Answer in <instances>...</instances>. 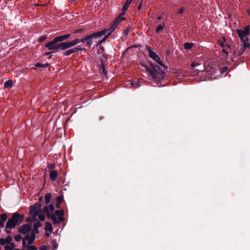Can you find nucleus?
<instances>
[{"label":"nucleus","mask_w":250,"mask_h":250,"mask_svg":"<svg viewBox=\"0 0 250 250\" xmlns=\"http://www.w3.org/2000/svg\"><path fill=\"white\" fill-rule=\"evenodd\" d=\"M7 243V240L5 239H0V244L1 245L5 246Z\"/></svg>","instance_id":"nucleus-33"},{"label":"nucleus","mask_w":250,"mask_h":250,"mask_svg":"<svg viewBox=\"0 0 250 250\" xmlns=\"http://www.w3.org/2000/svg\"><path fill=\"white\" fill-rule=\"evenodd\" d=\"M63 211L62 210H57L54 213H52L50 217L54 224L59 223L62 222L63 219Z\"/></svg>","instance_id":"nucleus-9"},{"label":"nucleus","mask_w":250,"mask_h":250,"mask_svg":"<svg viewBox=\"0 0 250 250\" xmlns=\"http://www.w3.org/2000/svg\"><path fill=\"white\" fill-rule=\"evenodd\" d=\"M41 226H42V224L40 222H37L35 224H34V225L33 226V229L36 233H38V232H39L38 229L40 227H41Z\"/></svg>","instance_id":"nucleus-21"},{"label":"nucleus","mask_w":250,"mask_h":250,"mask_svg":"<svg viewBox=\"0 0 250 250\" xmlns=\"http://www.w3.org/2000/svg\"><path fill=\"white\" fill-rule=\"evenodd\" d=\"M46 235H47L48 236H49V234H47V233H46Z\"/></svg>","instance_id":"nucleus-51"},{"label":"nucleus","mask_w":250,"mask_h":250,"mask_svg":"<svg viewBox=\"0 0 250 250\" xmlns=\"http://www.w3.org/2000/svg\"><path fill=\"white\" fill-rule=\"evenodd\" d=\"M45 39H46V37H42L40 38V40L41 42H42V41H43V40H44Z\"/></svg>","instance_id":"nucleus-45"},{"label":"nucleus","mask_w":250,"mask_h":250,"mask_svg":"<svg viewBox=\"0 0 250 250\" xmlns=\"http://www.w3.org/2000/svg\"><path fill=\"white\" fill-rule=\"evenodd\" d=\"M19 232L23 234H29L31 233V232H34L31 229V226L29 225H23L19 229Z\"/></svg>","instance_id":"nucleus-11"},{"label":"nucleus","mask_w":250,"mask_h":250,"mask_svg":"<svg viewBox=\"0 0 250 250\" xmlns=\"http://www.w3.org/2000/svg\"><path fill=\"white\" fill-rule=\"evenodd\" d=\"M44 210L47 215V218H50L51 214L53 213L54 207L53 205L50 204L48 206H45L44 208Z\"/></svg>","instance_id":"nucleus-12"},{"label":"nucleus","mask_w":250,"mask_h":250,"mask_svg":"<svg viewBox=\"0 0 250 250\" xmlns=\"http://www.w3.org/2000/svg\"><path fill=\"white\" fill-rule=\"evenodd\" d=\"M72 54V53L71 52V51L70 49H68L67 50H66L64 53H63V55L64 56H69L70 55Z\"/></svg>","instance_id":"nucleus-37"},{"label":"nucleus","mask_w":250,"mask_h":250,"mask_svg":"<svg viewBox=\"0 0 250 250\" xmlns=\"http://www.w3.org/2000/svg\"><path fill=\"white\" fill-rule=\"evenodd\" d=\"M184 46L185 49H190L193 46V43L187 42H186V43H184Z\"/></svg>","instance_id":"nucleus-25"},{"label":"nucleus","mask_w":250,"mask_h":250,"mask_svg":"<svg viewBox=\"0 0 250 250\" xmlns=\"http://www.w3.org/2000/svg\"><path fill=\"white\" fill-rule=\"evenodd\" d=\"M107 34L106 30L105 29L103 30L102 31H98L97 32L93 33L91 35L94 38L101 37L104 35H106Z\"/></svg>","instance_id":"nucleus-14"},{"label":"nucleus","mask_w":250,"mask_h":250,"mask_svg":"<svg viewBox=\"0 0 250 250\" xmlns=\"http://www.w3.org/2000/svg\"><path fill=\"white\" fill-rule=\"evenodd\" d=\"M130 84L131 85L132 87H137L138 86V85L137 84H136L134 83L133 82H130Z\"/></svg>","instance_id":"nucleus-43"},{"label":"nucleus","mask_w":250,"mask_h":250,"mask_svg":"<svg viewBox=\"0 0 250 250\" xmlns=\"http://www.w3.org/2000/svg\"><path fill=\"white\" fill-rule=\"evenodd\" d=\"M14 250H20L19 249H14Z\"/></svg>","instance_id":"nucleus-50"},{"label":"nucleus","mask_w":250,"mask_h":250,"mask_svg":"<svg viewBox=\"0 0 250 250\" xmlns=\"http://www.w3.org/2000/svg\"><path fill=\"white\" fill-rule=\"evenodd\" d=\"M41 250H47L46 247V246L42 247L41 248Z\"/></svg>","instance_id":"nucleus-46"},{"label":"nucleus","mask_w":250,"mask_h":250,"mask_svg":"<svg viewBox=\"0 0 250 250\" xmlns=\"http://www.w3.org/2000/svg\"><path fill=\"white\" fill-rule=\"evenodd\" d=\"M76 48L77 49V51H83L84 49V48L82 45H78V46L76 47Z\"/></svg>","instance_id":"nucleus-36"},{"label":"nucleus","mask_w":250,"mask_h":250,"mask_svg":"<svg viewBox=\"0 0 250 250\" xmlns=\"http://www.w3.org/2000/svg\"><path fill=\"white\" fill-rule=\"evenodd\" d=\"M101 69L104 74L106 76L107 74V71L106 70L104 65L102 64L101 66Z\"/></svg>","instance_id":"nucleus-30"},{"label":"nucleus","mask_w":250,"mask_h":250,"mask_svg":"<svg viewBox=\"0 0 250 250\" xmlns=\"http://www.w3.org/2000/svg\"><path fill=\"white\" fill-rule=\"evenodd\" d=\"M236 32L240 38L241 42H243V47L241 49V53H243L246 48L250 47V43L249 42V40L248 36L250 34L249 26H246L244 30L238 29Z\"/></svg>","instance_id":"nucleus-3"},{"label":"nucleus","mask_w":250,"mask_h":250,"mask_svg":"<svg viewBox=\"0 0 250 250\" xmlns=\"http://www.w3.org/2000/svg\"><path fill=\"white\" fill-rule=\"evenodd\" d=\"M89 38V36H86L84 38L80 39V42H84L87 39H88Z\"/></svg>","instance_id":"nucleus-34"},{"label":"nucleus","mask_w":250,"mask_h":250,"mask_svg":"<svg viewBox=\"0 0 250 250\" xmlns=\"http://www.w3.org/2000/svg\"><path fill=\"white\" fill-rule=\"evenodd\" d=\"M228 69V67L225 66L221 69L220 72L223 75L224 73H225Z\"/></svg>","instance_id":"nucleus-35"},{"label":"nucleus","mask_w":250,"mask_h":250,"mask_svg":"<svg viewBox=\"0 0 250 250\" xmlns=\"http://www.w3.org/2000/svg\"><path fill=\"white\" fill-rule=\"evenodd\" d=\"M73 41L75 45L80 42V39H75Z\"/></svg>","instance_id":"nucleus-38"},{"label":"nucleus","mask_w":250,"mask_h":250,"mask_svg":"<svg viewBox=\"0 0 250 250\" xmlns=\"http://www.w3.org/2000/svg\"><path fill=\"white\" fill-rule=\"evenodd\" d=\"M15 239L17 242H20L22 239V237L21 236V235L18 234L15 236Z\"/></svg>","instance_id":"nucleus-31"},{"label":"nucleus","mask_w":250,"mask_h":250,"mask_svg":"<svg viewBox=\"0 0 250 250\" xmlns=\"http://www.w3.org/2000/svg\"><path fill=\"white\" fill-rule=\"evenodd\" d=\"M23 219V216L21 215L19 213H14L11 218L8 220L6 228L9 229L14 228L17 225L21 223Z\"/></svg>","instance_id":"nucleus-5"},{"label":"nucleus","mask_w":250,"mask_h":250,"mask_svg":"<svg viewBox=\"0 0 250 250\" xmlns=\"http://www.w3.org/2000/svg\"><path fill=\"white\" fill-rule=\"evenodd\" d=\"M63 199V196L62 195H59L57 197V206L58 208H59V205L62 202Z\"/></svg>","instance_id":"nucleus-27"},{"label":"nucleus","mask_w":250,"mask_h":250,"mask_svg":"<svg viewBox=\"0 0 250 250\" xmlns=\"http://www.w3.org/2000/svg\"><path fill=\"white\" fill-rule=\"evenodd\" d=\"M55 167V166L54 164H51L48 166V168L50 170L53 169Z\"/></svg>","instance_id":"nucleus-40"},{"label":"nucleus","mask_w":250,"mask_h":250,"mask_svg":"<svg viewBox=\"0 0 250 250\" xmlns=\"http://www.w3.org/2000/svg\"><path fill=\"white\" fill-rule=\"evenodd\" d=\"M165 26V25L164 23H162L158 25L156 29V32L157 33H159V32H161L162 31H163Z\"/></svg>","instance_id":"nucleus-23"},{"label":"nucleus","mask_w":250,"mask_h":250,"mask_svg":"<svg viewBox=\"0 0 250 250\" xmlns=\"http://www.w3.org/2000/svg\"><path fill=\"white\" fill-rule=\"evenodd\" d=\"M83 29H77L74 31V33H79L83 32Z\"/></svg>","instance_id":"nucleus-41"},{"label":"nucleus","mask_w":250,"mask_h":250,"mask_svg":"<svg viewBox=\"0 0 250 250\" xmlns=\"http://www.w3.org/2000/svg\"><path fill=\"white\" fill-rule=\"evenodd\" d=\"M67 47H68V48H69L70 47H72V46H74V43L73 42V40L70 41V42H67Z\"/></svg>","instance_id":"nucleus-32"},{"label":"nucleus","mask_w":250,"mask_h":250,"mask_svg":"<svg viewBox=\"0 0 250 250\" xmlns=\"http://www.w3.org/2000/svg\"><path fill=\"white\" fill-rule=\"evenodd\" d=\"M105 35V36L102 40L99 41V42L98 43V44H100L103 43V42H105L107 40L108 37L110 36V35H108L107 34H106V35Z\"/></svg>","instance_id":"nucleus-29"},{"label":"nucleus","mask_w":250,"mask_h":250,"mask_svg":"<svg viewBox=\"0 0 250 250\" xmlns=\"http://www.w3.org/2000/svg\"><path fill=\"white\" fill-rule=\"evenodd\" d=\"M50 53H51V52H47L44 54V55L45 56L49 55Z\"/></svg>","instance_id":"nucleus-49"},{"label":"nucleus","mask_w":250,"mask_h":250,"mask_svg":"<svg viewBox=\"0 0 250 250\" xmlns=\"http://www.w3.org/2000/svg\"><path fill=\"white\" fill-rule=\"evenodd\" d=\"M5 240H7V243L8 242H11V241L12 240V238L10 236H8L6 239Z\"/></svg>","instance_id":"nucleus-44"},{"label":"nucleus","mask_w":250,"mask_h":250,"mask_svg":"<svg viewBox=\"0 0 250 250\" xmlns=\"http://www.w3.org/2000/svg\"><path fill=\"white\" fill-rule=\"evenodd\" d=\"M70 36H71V34H67L63 35L62 36H57V37L58 38V39H59L60 42H62L64 41L66 39H68V38H69L70 37Z\"/></svg>","instance_id":"nucleus-18"},{"label":"nucleus","mask_w":250,"mask_h":250,"mask_svg":"<svg viewBox=\"0 0 250 250\" xmlns=\"http://www.w3.org/2000/svg\"><path fill=\"white\" fill-rule=\"evenodd\" d=\"M184 8L182 7V8H180V9H179L178 10V14H182L184 13Z\"/></svg>","instance_id":"nucleus-39"},{"label":"nucleus","mask_w":250,"mask_h":250,"mask_svg":"<svg viewBox=\"0 0 250 250\" xmlns=\"http://www.w3.org/2000/svg\"><path fill=\"white\" fill-rule=\"evenodd\" d=\"M59 50H65L68 49L67 42H62L59 43Z\"/></svg>","instance_id":"nucleus-19"},{"label":"nucleus","mask_w":250,"mask_h":250,"mask_svg":"<svg viewBox=\"0 0 250 250\" xmlns=\"http://www.w3.org/2000/svg\"><path fill=\"white\" fill-rule=\"evenodd\" d=\"M15 246L13 243L11 242H8L4 247L5 250H12L14 248Z\"/></svg>","instance_id":"nucleus-20"},{"label":"nucleus","mask_w":250,"mask_h":250,"mask_svg":"<svg viewBox=\"0 0 250 250\" xmlns=\"http://www.w3.org/2000/svg\"><path fill=\"white\" fill-rule=\"evenodd\" d=\"M49 65V63H45L44 64H42L40 63H37L35 64V66L38 67H43V68H46L48 67Z\"/></svg>","instance_id":"nucleus-28"},{"label":"nucleus","mask_w":250,"mask_h":250,"mask_svg":"<svg viewBox=\"0 0 250 250\" xmlns=\"http://www.w3.org/2000/svg\"><path fill=\"white\" fill-rule=\"evenodd\" d=\"M60 42L57 37L54 38L52 41L49 42L45 44V47L50 50H52V52H57L59 50V43Z\"/></svg>","instance_id":"nucleus-10"},{"label":"nucleus","mask_w":250,"mask_h":250,"mask_svg":"<svg viewBox=\"0 0 250 250\" xmlns=\"http://www.w3.org/2000/svg\"><path fill=\"white\" fill-rule=\"evenodd\" d=\"M217 44L222 48V52L228 56L229 52H230V44L227 42L225 37H222L217 41Z\"/></svg>","instance_id":"nucleus-7"},{"label":"nucleus","mask_w":250,"mask_h":250,"mask_svg":"<svg viewBox=\"0 0 250 250\" xmlns=\"http://www.w3.org/2000/svg\"><path fill=\"white\" fill-rule=\"evenodd\" d=\"M13 84V81L12 80H8L5 82L4 85V88H8L12 86Z\"/></svg>","instance_id":"nucleus-26"},{"label":"nucleus","mask_w":250,"mask_h":250,"mask_svg":"<svg viewBox=\"0 0 250 250\" xmlns=\"http://www.w3.org/2000/svg\"><path fill=\"white\" fill-rule=\"evenodd\" d=\"M36 235L34 232H31L29 234L25 236L22 240V246L26 250H37V248L34 246L31 245L34 241Z\"/></svg>","instance_id":"nucleus-4"},{"label":"nucleus","mask_w":250,"mask_h":250,"mask_svg":"<svg viewBox=\"0 0 250 250\" xmlns=\"http://www.w3.org/2000/svg\"><path fill=\"white\" fill-rule=\"evenodd\" d=\"M203 56L200 57L199 58H197L190 65L191 68L195 71V73H198L200 71H202L204 70L203 65Z\"/></svg>","instance_id":"nucleus-6"},{"label":"nucleus","mask_w":250,"mask_h":250,"mask_svg":"<svg viewBox=\"0 0 250 250\" xmlns=\"http://www.w3.org/2000/svg\"><path fill=\"white\" fill-rule=\"evenodd\" d=\"M50 179L52 181H54L56 179L58 176V172L56 170H52L50 173Z\"/></svg>","instance_id":"nucleus-16"},{"label":"nucleus","mask_w":250,"mask_h":250,"mask_svg":"<svg viewBox=\"0 0 250 250\" xmlns=\"http://www.w3.org/2000/svg\"><path fill=\"white\" fill-rule=\"evenodd\" d=\"M87 36H89V38L86 40V45L88 47H91L92 43V39L94 38L92 35L90 34L89 35H87Z\"/></svg>","instance_id":"nucleus-22"},{"label":"nucleus","mask_w":250,"mask_h":250,"mask_svg":"<svg viewBox=\"0 0 250 250\" xmlns=\"http://www.w3.org/2000/svg\"><path fill=\"white\" fill-rule=\"evenodd\" d=\"M146 47L148 52L149 57L157 62L161 67L160 68L159 66L154 65L152 63L150 64L149 66H147L146 64H142V66L146 68L156 84L161 86L162 84L160 82L165 78V73L164 71L166 70L167 67L161 60L159 56L152 50L150 46L146 45Z\"/></svg>","instance_id":"nucleus-1"},{"label":"nucleus","mask_w":250,"mask_h":250,"mask_svg":"<svg viewBox=\"0 0 250 250\" xmlns=\"http://www.w3.org/2000/svg\"><path fill=\"white\" fill-rule=\"evenodd\" d=\"M51 197H52V195L50 193H49L45 195L44 200H45L46 204H48L50 202Z\"/></svg>","instance_id":"nucleus-24"},{"label":"nucleus","mask_w":250,"mask_h":250,"mask_svg":"<svg viewBox=\"0 0 250 250\" xmlns=\"http://www.w3.org/2000/svg\"><path fill=\"white\" fill-rule=\"evenodd\" d=\"M125 20V17H122L120 15L116 18L113 22L110 25L109 28L105 29L108 35H110L111 33L116 29L117 26L121 21Z\"/></svg>","instance_id":"nucleus-8"},{"label":"nucleus","mask_w":250,"mask_h":250,"mask_svg":"<svg viewBox=\"0 0 250 250\" xmlns=\"http://www.w3.org/2000/svg\"><path fill=\"white\" fill-rule=\"evenodd\" d=\"M162 19V17L161 16H158L157 18V21L161 20Z\"/></svg>","instance_id":"nucleus-47"},{"label":"nucleus","mask_w":250,"mask_h":250,"mask_svg":"<svg viewBox=\"0 0 250 250\" xmlns=\"http://www.w3.org/2000/svg\"><path fill=\"white\" fill-rule=\"evenodd\" d=\"M72 54L77 52L76 47L69 49Z\"/></svg>","instance_id":"nucleus-42"},{"label":"nucleus","mask_w":250,"mask_h":250,"mask_svg":"<svg viewBox=\"0 0 250 250\" xmlns=\"http://www.w3.org/2000/svg\"><path fill=\"white\" fill-rule=\"evenodd\" d=\"M44 229L46 231H48L50 233L53 229L51 224L48 222H46L45 223Z\"/></svg>","instance_id":"nucleus-17"},{"label":"nucleus","mask_w":250,"mask_h":250,"mask_svg":"<svg viewBox=\"0 0 250 250\" xmlns=\"http://www.w3.org/2000/svg\"><path fill=\"white\" fill-rule=\"evenodd\" d=\"M30 217L33 221H37L38 218L41 221L45 219V212L42 209L39 203H35L30 207Z\"/></svg>","instance_id":"nucleus-2"},{"label":"nucleus","mask_w":250,"mask_h":250,"mask_svg":"<svg viewBox=\"0 0 250 250\" xmlns=\"http://www.w3.org/2000/svg\"><path fill=\"white\" fill-rule=\"evenodd\" d=\"M0 227H3L4 226V222L6 221L7 216L5 213H1L0 215Z\"/></svg>","instance_id":"nucleus-15"},{"label":"nucleus","mask_w":250,"mask_h":250,"mask_svg":"<svg viewBox=\"0 0 250 250\" xmlns=\"http://www.w3.org/2000/svg\"><path fill=\"white\" fill-rule=\"evenodd\" d=\"M141 6H142V3H140L139 5H138V9L140 10L141 8Z\"/></svg>","instance_id":"nucleus-48"},{"label":"nucleus","mask_w":250,"mask_h":250,"mask_svg":"<svg viewBox=\"0 0 250 250\" xmlns=\"http://www.w3.org/2000/svg\"><path fill=\"white\" fill-rule=\"evenodd\" d=\"M132 0H126L125 3L123 6L122 9V12L119 15L120 16L124 17L125 13L126 11H127L128 7L129 6L130 4H131Z\"/></svg>","instance_id":"nucleus-13"}]
</instances>
